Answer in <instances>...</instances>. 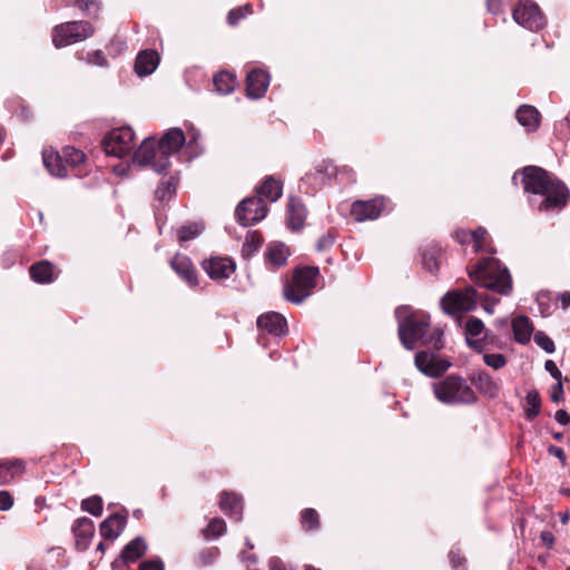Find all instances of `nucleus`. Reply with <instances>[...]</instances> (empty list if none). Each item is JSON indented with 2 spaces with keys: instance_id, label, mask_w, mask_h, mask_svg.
Segmentation results:
<instances>
[{
  "instance_id": "48",
  "label": "nucleus",
  "mask_w": 570,
  "mask_h": 570,
  "mask_svg": "<svg viewBox=\"0 0 570 570\" xmlns=\"http://www.w3.org/2000/svg\"><path fill=\"white\" fill-rule=\"evenodd\" d=\"M483 362L493 370H500L507 365V357L501 353H488L483 355Z\"/></svg>"
},
{
  "instance_id": "59",
  "label": "nucleus",
  "mask_w": 570,
  "mask_h": 570,
  "mask_svg": "<svg viewBox=\"0 0 570 570\" xmlns=\"http://www.w3.org/2000/svg\"><path fill=\"white\" fill-rule=\"evenodd\" d=\"M488 11L494 16H498L503 12L502 0H488L487 1Z\"/></svg>"
},
{
  "instance_id": "27",
  "label": "nucleus",
  "mask_w": 570,
  "mask_h": 570,
  "mask_svg": "<svg viewBox=\"0 0 570 570\" xmlns=\"http://www.w3.org/2000/svg\"><path fill=\"white\" fill-rule=\"evenodd\" d=\"M26 471V463L21 459L0 460V485L11 482L17 475Z\"/></svg>"
},
{
  "instance_id": "15",
  "label": "nucleus",
  "mask_w": 570,
  "mask_h": 570,
  "mask_svg": "<svg viewBox=\"0 0 570 570\" xmlns=\"http://www.w3.org/2000/svg\"><path fill=\"white\" fill-rule=\"evenodd\" d=\"M202 265L207 275L214 281L226 279L236 269L235 262L226 256H212L204 259Z\"/></svg>"
},
{
  "instance_id": "55",
  "label": "nucleus",
  "mask_w": 570,
  "mask_h": 570,
  "mask_svg": "<svg viewBox=\"0 0 570 570\" xmlns=\"http://www.w3.org/2000/svg\"><path fill=\"white\" fill-rule=\"evenodd\" d=\"M564 395V391H563V385H562V381H557V383L552 386V390H551V401L553 403H560L561 401L564 400L563 397Z\"/></svg>"
},
{
  "instance_id": "20",
  "label": "nucleus",
  "mask_w": 570,
  "mask_h": 570,
  "mask_svg": "<svg viewBox=\"0 0 570 570\" xmlns=\"http://www.w3.org/2000/svg\"><path fill=\"white\" fill-rule=\"evenodd\" d=\"M72 532L76 537V548L85 551L90 544V540L95 534V524L87 517L78 518L72 524Z\"/></svg>"
},
{
  "instance_id": "62",
  "label": "nucleus",
  "mask_w": 570,
  "mask_h": 570,
  "mask_svg": "<svg viewBox=\"0 0 570 570\" xmlns=\"http://www.w3.org/2000/svg\"><path fill=\"white\" fill-rule=\"evenodd\" d=\"M269 570H285L284 562L278 557H272L268 561Z\"/></svg>"
},
{
  "instance_id": "29",
  "label": "nucleus",
  "mask_w": 570,
  "mask_h": 570,
  "mask_svg": "<svg viewBox=\"0 0 570 570\" xmlns=\"http://www.w3.org/2000/svg\"><path fill=\"white\" fill-rule=\"evenodd\" d=\"M515 118L521 126L527 128L528 131L537 130L540 124L539 111L530 105L519 107L515 112Z\"/></svg>"
},
{
  "instance_id": "61",
  "label": "nucleus",
  "mask_w": 570,
  "mask_h": 570,
  "mask_svg": "<svg viewBox=\"0 0 570 570\" xmlns=\"http://www.w3.org/2000/svg\"><path fill=\"white\" fill-rule=\"evenodd\" d=\"M556 421L561 424V425H567L570 423V415L569 413L563 410V409H560L556 412Z\"/></svg>"
},
{
  "instance_id": "47",
  "label": "nucleus",
  "mask_w": 570,
  "mask_h": 570,
  "mask_svg": "<svg viewBox=\"0 0 570 570\" xmlns=\"http://www.w3.org/2000/svg\"><path fill=\"white\" fill-rule=\"evenodd\" d=\"M534 342L538 346H540L546 353H553L556 350L554 342L542 331H538L533 335Z\"/></svg>"
},
{
  "instance_id": "9",
  "label": "nucleus",
  "mask_w": 570,
  "mask_h": 570,
  "mask_svg": "<svg viewBox=\"0 0 570 570\" xmlns=\"http://www.w3.org/2000/svg\"><path fill=\"white\" fill-rule=\"evenodd\" d=\"M134 139L132 128L122 126L108 131L101 141V146L108 156L121 158L131 153Z\"/></svg>"
},
{
  "instance_id": "14",
  "label": "nucleus",
  "mask_w": 570,
  "mask_h": 570,
  "mask_svg": "<svg viewBox=\"0 0 570 570\" xmlns=\"http://www.w3.org/2000/svg\"><path fill=\"white\" fill-rule=\"evenodd\" d=\"M338 174V168L331 160H322L315 165L314 169L302 178V181L313 190L321 189L325 184L334 179Z\"/></svg>"
},
{
  "instance_id": "16",
  "label": "nucleus",
  "mask_w": 570,
  "mask_h": 570,
  "mask_svg": "<svg viewBox=\"0 0 570 570\" xmlns=\"http://www.w3.org/2000/svg\"><path fill=\"white\" fill-rule=\"evenodd\" d=\"M148 550L146 540L138 535L130 540L121 550L119 560L111 563L112 570H118L119 564L129 566L142 558Z\"/></svg>"
},
{
  "instance_id": "64",
  "label": "nucleus",
  "mask_w": 570,
  "mask_h": 570,
  "mask_svg": "<svg viewBox=\"0 0 570 570\" xmlns=\"http://www.w3.org/2000/svg\"><path fill=\"white\" fill-rule=\"evenodd\" d=\"M466 344L472 347L475 352L481 353L482 352V341L481 340H471L466 337Z\"/></svg>"
},
{
  "instance_id": "36",
  "label": "nucleus",
  "mask_w": 570,
  "mask_h": 570,
  "mask_svg": "<svg viewBox=\"0 0 570 570\" xmlns=\"http://www.w3.org/2000/svg\"><path fill=\"white\" fill-rule=\"evenodd\" d=\"M63 159V164L66 166L77 167L85 160V154L72 146H66L62 149V155H60Z\"/></svg>"
},
{
  "instance_id": "4",
  "label": "nucleus",
  "mask_w": 570,
  "mask_h": 570,
  "mask_svg": "<svg viewBox=\"0 0 570 570\" xmlns=\"http://www.w3.org/2000/svg\"><path fill=\"white\" fill-rule=\"evenodd\" d=\"M434 396L446 405H472L478 402L475 391L466 380L456 374H450L432 384Z\"/></svg>"
},
{
  "instance_id": "11",
  "label": "nucleus",
  "mask_w": 570,
  "mask_h": 570,
  "mask_svg": "<svg viewBox=\"0 0 570 570\" xmlns=\"http://www.w3.org/2000/svg\"><path fill=\"white\" fill-rule=\"evenodd\" d=\"M267 212V205L261 197L250 196L238 204L235 215L239 224L246 227L264 219Z\"/></svg>"
},
{
  "instance_id": "3",
  "label": "nucleus",
  "mask_w": 570,
  "mask_h": 570,
  "mask_svg": "<svg viewBox=\"0 0 570 570\" xmlns=\"http://www.w3.org/2000/svg\"><path fill=\"white\" fill-rule=\"evenodd\" d=\"M470 279L487 289L508 296L512 292V277L507 266L495 257H483L466 266Z\"/></svg>"
},
{
  "instance_id": "28",
  "label": "nucleus",
  "mask_w": 570,
  "mask_h": 570,
  "mask_svg": "<svg viewBox=\"0 0 570 570\" xmlns=\"http://www.w3.org/2000/svg\"><path fill=\"white\" fill-rule=\"evenodd\" d=\"M471 383L479 390L480 393L494 397L499 392L498 384L493 381L492 376L485 371H479L470 376Z\"/></svg>"
},
{
  "instance_id": "44",
  "label": "nucleus",
  "mask_w": 570,
  "mask_h": 570,
  "mask_svg": "<svg viewBox=\"0 0 570 570\" xmlns=\"http://www.w3.org/2000/svg\"><path fill=\"white\" fill-rule=\"evenodd\" d=\"M449 561L453 570H468L466 558L459 548H452L449 552Z\"/></svg>"
},
{
  "instance_id": "7",
  "label": "nucleus",
  "mask_w": 570,
  "mask_h": 570,
  "mask_svg": "<svg viewBox=\"0 0 570 570\" xmlns=\"http://www.w3.org/2000/svg\"><path fill=\"white\" fill-rule=\"evenodd\" d=\"M480 296L472 285L463 288H454L445 293L441 301V307L448 315L472 312L478 306Z\"/></svg>"
},
{
  "instance_id": "43",
  "label": "nucleus",
  "mask_w": 570,
  "mask_h": 570,
  "mask_svg": "<svg viewBox=\"0 0 570 570\" xmlns=\"http://www.w3.org/2000/svg\"><path fill=\"white\" fill-rule=\"evenodd\" d=\"M219 556V549L217 547H212L204 549L200 551L196 558V563L199 567H206L214 562V560Z\"/></svg>"
},
{
  "instance_id": "34",
  "label": "nucleus",
  "mask_w": 570,
  "mask_h": 570,
  "mask_svg": "<svg viewBox=\"0 0 570 570\" xmlns=\"http://www.w3.org/2000/svg\"><path fill=\"white\" fill-rule=\"evenodd\" d=\"M299 523L302 529L306 532L318 530L321 528L318 512L313 508L302 510Z\"/></svg>"
},
{
  "instance_id": "58",
  "label": "nucleus",
  "mask_w": 570,
  "mask_h": 570,
  "mask_svg": "<svg viewBox=\"0 0 570 570\" xmlns=\"http://www.w3.org/2000/svg\"><path fill=\"white\" fill-rule=\"evenodd\" d=\"M547 451H548V453L550 455H553V456L558 458L562 465H566V463H567V455H566V453H564L562 448H559V446H556L553 444H550L548 446Z\"/></svg>"
},
{
  "instance_id": "1",
  "label": "nucleus",
  "mask_w": 570,
  "mask_h": 570,
  "mask_svg": "<svg viewBox=\"0 0 570 570\" xmlns=\"http://www.w3.org/2000/svg\"><path fill=\"white\" fill-rule=\"evenodd\" d=\"M521 183L524 191L530 195L531 207L540 213H559L570 200L568 186L540 167H524Z\"/></svg>"
},
{
  "instance_id": "30",
  "label": "nucleus",
  "mask_w": 570,
  "mask_h": 570,
  "mask_svg": "<svg viewBox=\"0 0 570 570\" xmlns=\"http://www.w3.org/2000/svg\"><path fill=\"white\" fill-rule=\"evenodd\" d=\"M43 165L50 175L63 178L68 175L67 166L63 164L62 157L53 150H43Z\"/></svg>"
},
{
  "instance_id": "60",
  "label": "nucleus",
  "mask_w": 570,
  "mask_h": 570,
  "mask_svg": "<svg viewBox=\"0 0 570 570\" xmlns=\"http://www.w3.org/2000/svg\"><path fill=\"white\" fill-rule=\"evenodd\" d=\"M540 541L547 549H551L554 544V535L551 531H542L540 533Z\"/></svg>"
},
{
  "instance_id": "54",
  "label": "nucleus",
  "mask_w": 570,
  "mask_h": 570,
  "mask_svg": "<svg viewBox=\"0 0 570 570\" xmlns=\"http://www.w3.org/2000/svg\"><path fill=\"white\" fill-rule=\"evenodd\" d=\"M13 505V497L9 491H0V511H8Z\"/></svg>"
},
{
  "instance_id": "53",
  "label": "nucleus",
  "mask_w": 570,
  "mask_h": 570,
  "mask_svg": "<svg viewBox=\"0 0 570 570\" xmlns=\"http://www.w3.org/2000/svg\"><path fill=\"white\" fill-rule=\"evenodd\" d=\"M139 570H165V564L160 558L142 561Z\"/></svg>"
},
{
  "instance_id": "18",
  "label": "nucleus",
  "mask_w": 570,
  "mask_h": 570,
  "mask_svg": "<svg viewBox=\"0 0 570 570\" xmlns=\"http://www.w3.org/2000/svg\"><path fill=\"white\" fill-rule=\"evenodd\" d=\"M269 75L262 69H253L247 73L246 77V92L249 98L259 99L262 98L268 86Z\"/></svg>"
},
{
  "instance_id": "33",
  "label": "nucleus",
  "mask_w": 570,
  "mask_h": 570,
  "mask_svg": "<svg viewBox=\"0 0 570 570\" xmlns=\"http://www.w3.org/2000/svg\"><path fill=\"white\" fill-rule=\"evenodd\" d=\"M204 232V225L199 222H190L177 229L179 246H185L187 242L195 239Z\"/></svg>"
},
{
  "instance_id": "57",
  "label": "nucleus",
  "mask_w": 570,
  "mask_h": 570,
  "mask_svg": "<svg viewBox=\"0 0 570 570\" xmlns=\"http://www.w3.org/2000/svg\"><path fill=\"white\" fill-rule=\"evenodd\" d=\"M544 368L556 381H562V373L552 360L546 361Z\"/></svg>"
},
{
  "instance_id": "31",
  "label": "nucleus",
  "mask_w": 570,
  "mask_h": 570,
  "mask_svg": "<svg viewBox=\"0 0 570 570\" xmlns=\"http://www.w3.org/2000/svg\"><path fill=\"white\" fill-rule=\"evenodd\" d=\"M283 191V186L279 180H276L274 177H266L262 185L256 188L257 196L263 200L267 199L271 203H275L281 196Z\"/></svg>"
},
{
  "instance_id": "13",
  "label": "nucleus",
  "mask_w": 570,
  "mask_h": 570,
  "mask_svg": "<svg viewBox=\"0 0 570 570\" xmlns=\"http://www.w3.org/2000/svg\"><path fill=\"white\" fill-rule=\"evenodd\" d=\"M385 197H375L367 200H355L351 205V216L356 222L375 220L385 210Z\"/></svg>"
},
{
  "instance_id": "45",
  "label": "nucleus",
  "mask_w": 570,
  "mask_h": 570,
  "mask_svg": "<svg viewBox=\"0 0 570 570\" xmlns=\"http://www.w3.org/2000/svg\"><path fill=\"white\" fill-rule=\"evenodd\" d=\"M252 12L250 6L245 4L232 9L227 14V22L229 26H236L242 19L246 18Z\"/></svg>"
},
{
  "instance_id": "51",
  "label": "nucleus",
  "mask_w": 570,
  "mask_h": 570,
  "mask_svg": "<svg viewBox=\"0 0 570 570\" xmlns=\"http://www.w3.org/2000/svg\"><path fill=\"white\" fill-rule=\"evenodd\" d=\"M87 62L90 65L99 66V67L108 66L107 59L105 58L102 51H100V50L89 52L87 55Z\"/></svg>"
},
{
  "instance_id": "19",
  "label": "nucleus",
  "mask_w": 570,
  "mask_h": 570,
  "mask_svg": "<svg viewBox=\"0 0 570 570\" xmlns=\"http://www.w3.org/2000/svg\"><path fill=\"white\" fill-rule=\"evenodd\" d=\"M257 327L275 336H282L287 333L286 318L277 312H267L259 315Z\"/></svg>"
},
{
  "instance_id": "41",
  "label": "nucleus",
  "mask_w": 570,
  "mask_h": 570,
  "mask_svg": "<svg viewBox=\"0 0 570 570\" xmlns=\"http://www.w3.org/2000/svg\"><path fill=\"white\" fill-rule=\"evenodd\" d=\"M488 238L489 233L488 230L479 226L476 229L471 232V243L473 246V249H484L485 246H488Z\"/></svg>"
},
{
  "instance_id": "22",
  "label": "nucleus",
  "mask_w": 570,
  "mask_h": 570,
  "mask_svg": "<svg viewBox=\"0 0 570 570\" xmlns=\"http://www.w3.org/2000/svg\"><path fill=\"white\" fill-rule=\"evenodd\" d=\"M220 510L235 521H239L243 517L242 498L233 492L223 491L219 499Z\"/></svg>"
},
{
  "instance_id": "46",
  "label": "nucleus",
  "mask_w": 570,
  "mask_h": 570,
  "mask_svg": "<svg viewBox=\"0 0 570 570\" xmlns=\"http://www.w3.org/2000/svg\"><path fill=\"white\" fill-rule=\"evenodd\" d=\"M176 191V185L171 180L161 181L156 189V197L160 202L170 199Z\"/></svg>"
},
{
  "instance_id": "35",
  "label": "nucleus",
  "mask_w": 570,
  "mask_h": 570,
  "mask_svg": "<svg viewBox=\"0 0 570 570\" xmlns=\"http://www.w3.org/2000/svg\"><path fill=\"white\" fill-rule=\"evenodd\" d=\"M525 402L529 407L524 410V416L528 421H533L541 410V396L538 390H530L525 395Z\"/></svg>"
},
{
  "instance_id": "10",
  "label": "nucleus",
  "mask_w": 570,
  "mask_h": 570,
  "mask_svg": "<svg viewBox=\"0 0 570 570\" xmlns=\"http://www.w3.org/2000/svg\"><path fill=\"white\" fill-rule=\"evenodd\" d=\"M512 18L519 26L533 32L541 30L547 23L539 6L532 0H519L512 11Z\"/></svg>"
},
{
  "instance_id": "25",
  "label": "nucleus",
  "mask_w": 570,
  "mask_h": 570,
  "mask_svg": "<svg viewBox=\"0 0 570 570\" xmlns=\"http://www.w3.org/2000/svg\"><path fill=\"white\" fill-rule=\"evenodd\" d=\"M159 63V56L155 50H144L138 53L135 62V71L138 76L151 75Z\"/></svg>"
},
{
  "instance_id": "50",
  "label": "nucleus",
  "mask_w": 570,
  "mask_h": 570,
  "mask_svg": "<svg viewBox=\"0 0 570 570\" xmlns=\"http://www.w3.org/2000/svg\"><path fill=\"white\" fill-rule=\"evenodd\" d=\"M443 332L441 330H434L431 335L423 341V344H431L435 351L443 348Z\"/></svg>"
},
{
  "instance_id": "52",
  "label": "nucleus",
  "mask_w": 570,
  "mask_h": 570,
  "mask_svg": "<svg viewBox=\"0 0 570 570\" xmlns=\"http://www.w3.org/2000/svg\"><path fill=\"white\" fill-rule=\"evenodd\" d=\"M336 236L333 232L323 235L316 244V249H330L335 246Z\"/></svg>"
},
{
  "instance_id": "2",
  "label": "nucleus",
  "mask_w": 570,
  "mask_h": 570,
  "mask_svg": "<svg viewBox=\"0 0 570 570\" xmlns=\"http://www.w3.org/2000/svg\"><path fill=\"white\" fill-rule=\"evenodd\" d=\"M186 142V137L180 128H170L160 140L153 137L145 138L134 153L132 161L139 166H150L157 174L165 173L170 166V156Z\"/></svg>"
},
{
  "instance_id": "49",
  "label": "nucleus",
  "mask_w": 570,
  "mask_h": 570,
  "mask_svg": "<svg viewBox=\"0 0 570 570\" xmlns=\"http://www.w3.org/2000/svg\"><path fill=\"white\" fill-rule=\"evenodd\" d=\"M484 331L483 322L475 317L471 316L465 323V333L469 336H479Z\"/></svg>"
},
{
  "instance_id": "42",
  "label": "nucleus",
  "mask_w": 570,
  "mask_h": 570,
  "mask_svg": "<svg viewBox=\"0 0 570 570\" xmlns=\"http://www.w3.org/2000/svg\"><path fill=\"white\" fill-rule=\"evenodd\" d=\"M263 245V237L257 230H246L245 242L243 243L242 249H259Z\"/></svg>"
},
{
  "instance_id": "17",
  "label": "nucleus",
  "mask_w": 570,
  "mask_h": 570,
  "mask_svg": "<svg viewBox=\"0 0 570 570\" xmlns=\"http://www.w3.org/2000/svg\"><path fill=\"white\" fill-rule=\"evenodd\" d=\"M170 266L188 286L196 287L198 285L197 269L189 257L177 252L170 261Z\"/></svg>"
},
{
  "instance_id": "24",
  "label": "nucleus",
  "mask_w": 570,
  "mask_h": 570,
  "mask_svg": "<svg viewBox=\"0 0 570 570\" xmlns=\"http://www.w3.org/2000/svg\"><path fill=\"white\" fill-rule=\"evenodd\" d=\"M30 277L38 284H49L57 278L55 266L49 261L33 263L29 268Z\"/></svg>"
},
{
  "instance_id": "37",
  "label": "nucleus",
  "mask_w": 570,
  "mask_h": 570,
  "mask_svg": "<svg viewBox=\"0 0 570 570\" xmlns=\"http://www.w3.org/2000/svg\"><path fill=\"white\" fill-rule=\"evenodd\" d=\"M81 510L89 512L94 517H100L104 510V501L99 495H91L81 501Z\"/></svg>"
},
{
  "instance_id": "56",
  "label": "nucleus",
  "mask_w": 570,
  "mask_h": 570,
  "mask_svg": "<svg viewBox=\"0 0 570 570\" xmlns=\"http://www.w3.org/2000/svg\"><path fill=\"white\" fill-rule=\"evenodd\" d=\"M453 238L458 242L459 245L466 246L471 243V232L465 229H456L453 233Z\"/></svg>"
},
{
  "instance_id": "32",
  "label": "nucleus",
  "mask_w": 570,
  "mask_h": 570,
  "mask_svg": "<svg viewBox=\"0 0 570 570\" xmlns=\"http://www.w3.org/2000/svg\"><path fill=\"white\" fill-rule=\"evenodd\" d=\"M215 90L220 95H229L236 87V78L228 71H220L213 78Z\"/></svg>"
},
{
  "instance_id": "40",
  "label": "nucleus",
  "mask_w": 570,
  "mask_h": 570,
  "mask_svg": "<svg viewBox=\"0 0 570 570\" xmlns=\"http://www.w3.org/2000/svg\"><path fill=\"white\" fill-rule=\"evenodd\" d=\"M291 252H265V263L271 269H277L287 263Z\"/></svg>"
},
{
  "instance_id": "12",
  "label": "nucleus",
  "mask_w": 570,
  "mask_h": 570,
  "mask_svg": "<svg viewBox=\"0 0 570 570\" xmlns=\"http://www.w3.org/2000/svg\"><path fill=\"white\" fill-rule=\"evenodd\" d=\"M414 364L421 373L433 379L441 377L452 365L449 360L428 351L417 352Z\"/></svg>"
},
{
  "instance_id": "23",
  "label": "nucleus",
  "mask_w": 570,
  "mask_h": 570,
  "mask_svg": "<svg viewBox=\"0 0 570 570\" xmlns=\"http://www.w3.org/2000/svg\"><path fill=\"white\" fill-rule=\"evenodd\" d=\"M513 338L517 343L525 345L530 342L533 334V323L527 315H519L511 323Z\"/></svg>"
},
{
  "instance_id": "6",
  "label": "nucleus",
  "mask_w": 570,
  "mask_h": 570,
  "mask_svg": "<svg viewBox=\"0 0 570 570\" xmlns=\"http://www.w3.org/2000/svg\"><path fill=\"white\" fill-rule=\"evenodd\" d=\"M430 328V317L424 313H412L399 323V337L404 348L413 351L419 341H424Z\"/></svg>"
},
{
  "instance_id": "38",
  "label": "nucleus",
  "mask_w": 570,
  "mask_h": 570,
  "mask_svg": "<svg viewBox=\"0 0 570 570\" xmlns=\"http://www.w3.org/2000/svg\"><path fill=\"white\" fill-rule=\"evenodd\" d=\"M226 532V522L222 518L212 519L203 530V535L207 539L218 538Z\"/></svg>"
},
{
  "instance_id": "8",
  "label": "nucleus",
  "mask_w": 570,
  "mask_h": 570,
  "mask_svg": "<svg viewBox=\"0 0 570 570\" xmlns=\"http://www.w3.org/2000/svg\"><path fill=\"white\" fill-rule=\"evenodd\" d=\"M94 33V27L88 21H69L53 28L52 41L56 48L66 47L82 41Z\"/></svg>"
},
{
  "instance_id": "63",
  "label": "nucleus",
  "mask_w": 570,
  "mask_h": 570,
  "mask_svg": "<svg viewBox=\"0 0 570 570\" xmlns=\"http://www.w3.org/2000/svg\"><path fill=\"white\" fill-rule=\"evenodd\" d=\"M561 303V307L567 309L570 306V292H563L557 298Z\"/></svg>"
},
{
  "instance_id": "39",
  "label": "nucleus",
  "mask_w": 570,
  "mask_h": 570,
  "mask_svg": "<svg viewBox=\"0 0 570 570\" xmlns=\"http://www.w3.org/2000/svg\"><path fill=\"white\" fill-rule=\"evenodd\" d=\"M441 265V252H423L422 266L432 274H436Z\"/></svg>"
},
{
  "instance_id": "21",
  "label": "nucleus",
  "mask_w": 570,
  "mask_h": 570,
  "mask_svg": "<svg viewBox=\"0 0 570 570\" xmlns=\"http://www.w3.org/2000/svg\"><path fill=\"white\" fill-rule=\"evenodd\" d=\"M127 524V514L112 513L105 519L99 527L100 535L105 540L114 541L117 539Z\"/></svg>"
},
{
  "instance_id": "5",
  "label": "nucleus",
  "mask_w": 570,
  "mask_h": 570,
  "mask_svg": "<svg viewBox=\"0 0 570 570\" xmlns=\"http://www.w3.org/2000/svg\"><path fill=\"white\" fill-rule=\"evenodd\" d=\"M320 268L314 265H297L291 278L284 284V298L293 304H301L309 297L317 285Z\"/></svg>"
},
{
  "instance_id": "26",
  "label": "nucleus",
  "mask_w": 570,
  "mask_h": 570,
  "mask_svg": "<svg viewBox=\"0 0 570 570\" xmlns=\"http://www.w3.org/2000/svg\"><path fill=\"white\" fill-rule=\"evenodd\" d=\"M306 219V208L304 204L295 198H291L287 205V226L292 230H298L304 226Z\"/></svg>"
}]
</instances>
